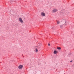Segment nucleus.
<instances>
[{
    "instance_id": "1",
    "label": "nucleus",
    "mask_w": 74,
    "mask_h": 74,
    "mask_svg": "<svg viewBox=\"0 0 74 74\" xmlns=\"http://www.w3.org/2000/svg\"><path fill=\"white\" fill-rule=\"evenodd\" d=\"M58 11V10L57 9H54L52 10L51 12L52 13H55V12H56Z\"/></svg>"
},
{
    "instance_id": "2",
    "label": "nucleus",
    "mask_w": 74,
    "mask_h": 74,
    "mask_svg": "<svg viewBox=\"0 0 74 74\" xmlns=\"http://www.w3.org/2000/svg\"><path fill=\"white\" fill-rule=\"evenodd\" d=\"M23 65H21L18 66V68L20 69V70H21V69H22V68H23Z\"/></svg>"
},
{
    "instance_id": "3",
    "label": "nucleus",
    "mask_w": 74,
    "mask_h": 74,
    "mask_svg": "<svg viewBox=\"0 0 74 74\" xmlns=\"http://www.w3.org/2000/svg\"><path fill=\"white\" fill-rule=\"evenodd\" d=\"M19 22H21V23H23V20H22V18H19Z\"/></svg>"
},
{
    "instance_id": "4",
    "label": "nucleus",
    "mask_w": 74,
    "mask_h": 74,
    "mask_svg": "<svg viewBox=\"0 0 74 74\" xmlns=\"http://www.w3.org/2000/svg\"><path fill=\"white\" fill-rule=\"evenodd\" d=\"M41 15L42 16H45V14L43 12H41Z\"/></svg>"
},
{
    "instance_id": "5",
    "label": "nucleus",
    "mask_w": 74,
    "mask_h": 74,
    "mask_svg": "<svg viewBox=\"0 0 74 74\" xmlns=\"http://www.w3.org/2000/svg\"><path fill=\"white\" fill-rule=\"evenodd\" d=\"M38 47H37V48H35L34 49V51L35 52L37 53V52H38Z\"/></svg>"
},
{
    "instance_id": "6",
    "label": "nucleus",
    "mask_w": 74,
    "mask_h": 74,
    "mask_svg": "<svg viewBox=\"0 0 74 74\" xmlns=\"http://www.w3.org/2000/svg\"><path fill=\"white\" fill-rule=\"evenodd\" d=\"M58 53V51L56 50H55L54 51L53 53L54 54H57V53Z\"/></svg>"
},
{
    "instance_id": "7",
    "label": "nucleus",
    "mask_w": 74,
    "mask_h": 74,
    "mask_svg": "<svg viewBox=\"0 0 74 74\" xmlns=\"http://www.w3.org/2000/svg\"><path fill=\"white\" fill-rule=\"evenodd\" d=\"M66 23V25H68L69 24V22L67 21L65 23Z\"/></svg>"
},
{
    "instance_id": "8",
    "label": "nucleus",
    "mask_w": 74,
    "mask_h": 74,
    "mask_svg": "<svg viewBox=\"0 0 74 74\" xmlns=\"http://www.w3.org/2000/svg\"><path fill=\"white\" fill-rule=\"evenodd\" d=\"M57 49H59V50H60L61 49V47H58L57 48Z\"/></svg>"
},
{
    "instance_id": "9",
    "label": "nucleus",
    "mask_w": 74,
    "mask_h": 74,
    "mask_svg": "<svg viewBox=\"0 0 74 74\" xmlns=\"http://www.w3.org/2000/svg\"><path fill=\"white\" fill-rule=\"evenodd\" d=\"M57 24H59L60 23V22L59 21H57Z\"/></svg>"
},
{
    "instance_id": "10",
    "label": "nucleus",
    "mask_w": 74,
    "mask_h": 74,
    "mask_svg": "<svg viewBox=\"0 0 74 74\" xmlns=\"http://www.w3.org/2000/svg\"><path fill=\"white\" fill-rule=\"evenodd\" d=\"M48 46H49V47H50V46H51V44L49 43H48Z\"/></svg>"
},
{
    "instance_id": "11",
    "label": "nucleus",
    "mask_w": 74,
    "mask_h": 74,
    "mask_svg": "<svg viewBox=\"0 0 74 74\" xmlns=\"http://www.w3.org/2000/svg\"><path fill=\"white\" fill-rule=\"evenodd\" d=\"M41 43H39V44H40V45H39V46H41Z\"/></svg>"
},
{
    "instance_id": "12",
    "label": "nucleus",
    "mask_w": 74,
    "mask_h": 74,
    "mask_svg": "<svg viewBox=\"0 0 74 74\" xmlns=\"http://www.w3.org/2000/svg\"><path fill=\"white\" fill-rule=\"evenodd\" d=\"M60 27H63V25H61Z\"/></svg>"
},
{
    "instance_id": "13",
    "label": "nucleus",
    "mask_w": 74,
    "mask_h": 74,
    "mask_svg": "<svg viewBox=\"0 0 74 74\" xmlns=\"http://www.w3.org/2000/svg\"><path fill=\"white\" fill-rule=\"evenodd\" d=\"M72 62V61H70V62Z\"/></svg>"
}]
</instances>
